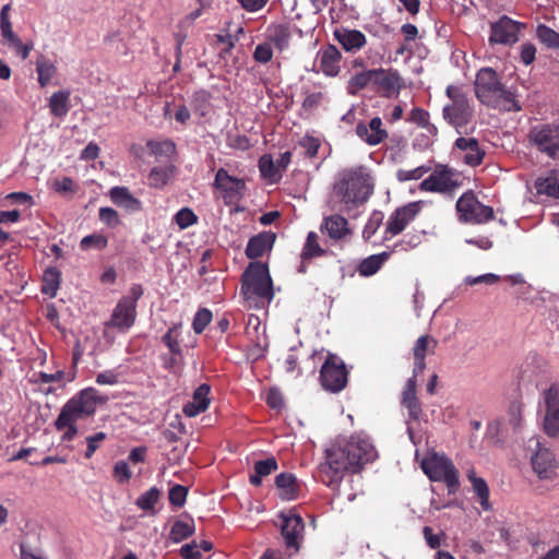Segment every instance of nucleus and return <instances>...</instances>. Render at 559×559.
<instances>
[{
	"mask_svg": "<svg viewBox=\"0 0 559 559\" xmlns=\"http://www.w3.org/2000/svg\"><path fill=\"white\" fill-rule=\"evenodd\" d=\"M377 457V450L370 441L350 437L325 450L324 461L318 466L319 478L325 486L336 490L347 473L360 472Z\"/></svg>",
	"mask_w": 559,
	"mask_h": 559,
	"instance_id": "f257e3e1",
	"label": "nucleus"
},
{
	"mask_svg": "<svg viewBox=\"0 0 559 559\" xmlns=\"http://www.w3.org/2000/svg\"><path fill=\"white\" fill-rule=\"evenodd\" d=\"M373 180L365 166L345 168L338 173L332 190V200L340 202L345 211L365 204L373 193Z\"/></svg>",
	"mask_w": 559,
	"mask_h": 559,
	"instance_id": "f03ea898",
	"label": "nucleus"
},
{
	"mask_svg": "<svg viewBox=\"0 0 559 559\" xmlns=\"http://www.w3.org/2000/svg\"><path fill=\"white\" fill-rule=\"evenodd\" d=\"M474 92L479 103L488 108L503 111L522 109L514 93L506 87L497 71L490 67H484L477 71Z\"/></svg>",
	"mask_w": 559,
	"mask_h": 559,
	"instance_id": "7ed1b4c3",
	"label": "nucleus"
},
{
	"mask_svg": "<svg viewBox=\"0 0 559 559\" xmlns=\"http://www.w3.org/2000/svg\"><path fill=\"white\" fill-rule=\"evenodd\" d=\"M241 295L246 300L262 299L267 302L274 298L273 281L269 266L261 261H252L241 274Z\"/></svg>",
	"mask_w": 559,
	"mask_h": 559,
	"instance_id": "20e7f679",
	"label": "nucleus"
},
{
	"mask_svg": "<svg viewBox=\"0 0 559 559\" xmlns=\"http://www.w3.org/2000/svg\"><path fill=\"white\" fill-rule=\"evenodd\" d=\"M142 295V285L133 284L128 294L118 301L105 326L117 329L121 333L129 331L135 323L136 306Z\"/></svg>",
	"mask_w": 559,
	"mask_h": 559,
	"instance_id": "39448f33",
	"label": "nucleus"
},
{
	"mask_svg": "<svg viewBox=\"0 0 559 559\" xmlns=\"http://www.w3.org/2000/svg\"><path fill=\"white\" fill-rule=\"evenodd\" d=\"M421 469L430 480L443 481L449 492H455L459 488V471L447 455L431 453L421 461Z\"/></svg>",
	"mask_w": 559,
	"mask_h": 559,
	"instance_id": "423d86ee",
	"label": "nucleus"
},
{
	"mask_svg": "<svg viewBox=\"0 0 559 559\" xmlns=\"http://www.w3.org/2000/svg\"><path fill=\"white\" fill-rule=\"evenodd\" d=\"M431 174L419 183V190L431 193L451 194L462 187V175L445 164H437Z\"/></svg>",
	"mask_w": 559,
	"mask_h": 559,
	"instance_id": "0eeeda50",
	"label": "nucleus"
},
{
	"mask_svg": "<svg viewBox=\"0 0 559 559\" xmlns=\"http://www.w3.org/2000/svg\"><path fill=\"white\" fill-rule=\"evenodd\" d=\"M445 94L452 103L443 107L444 120L457 130L467 126L473 119L474 110L466 93L460 86L449 85Z\"/></svg>",
	"mask_w": 559,
	"mask_h": 559,
	"instance_id": "6e6552de",
	"label": "nucleus"
},
{
	"mask_svg": "<svg viewBox=\"0 0 559 559\" xmlns=\"http://www.w3.org/2000/svg\"><path fill=\"white\" fill-rule=\"evenodd\" d=\"M455 210L459 221L464 224L481 225L495 218L493 209L483 204L472 190L457 199Z\"/></svg>",
	"mask_w": 559,
	"mask_h": 559,
	"instance_id": "1a4fd4ad",
	"label": "nucleus"
},
{
	"mask_svg": "<svg viewBox=\"0 0 559 559\" xmlns=\"http://www.w3.org/2000/svg\"><path fill=\"white\" fill-rule=\"evenodd\" d=\"M528 140L542 154L559 159V124H537L530 130Z\"/></svg>",
	"mask_w": 559,
	"mask_h": 559,
	"instance_id": "9d476101",
	"label": "nucleus"
},
{
	"mask_svg": "<svg viewBox=\"0 0 559 559\" xmlns=\"http://www.w3.org/2000/svg\"><path fill=\"white\" fill-rule=\"evenodd\" d=\"M348 371L336 355L329 354L320 370V383L325 391L338 393L347 385Z\"/></svg>",
	"mask_w": 559,
	"mask_h": 559,
	"instance_id": "9b49d317",
	"label": "nucleus"
},
{
	"mask_svg": "<svg viewBox=\"0 0 559 559\" xmlns=\"http://www.w3.org/2000/svg\"><path fill=\"white\" fill-rule=\"evenodd\" d=\"M107 396H103L94 388H87L79 392L70 399L61 408V411L80 419L92 416L98 404H105Z\"/></svg>",
	"mask_w": 559,
	"mask_h": 559,
	"instance_id": "f8f14e48",
	"label": "nucleus"
},
{
	"mask_svg": "<svg viewBox=\"0 0 559 559\" xmlns=\"http://www.w3.org/2000/svg\"><path fill=\"white\" fill-rule=\"evenodd\" d=\"M526 24L514 21L508 15H502L498 21L490 24V36L488 41L490 45L512 46L519 38L522 29Z\"/></svg>",
	"mask_w": 559,
	"mask_h": 559,
	"instance_id": "ddd939ff",
	"label": "nucleus"
},
{
	"mask_svg": "<svg viewBox=\"0 0 559 559\" xmlns=\"http://www.w3.org/2000/svg\"><path fill=\"white\" fill-rule=\"evenodd\" d=\"M421 210V202H411L397 207L388 218L383 239L389 240L400 235L416 218Z\"/></svg>",
	"mask_w": 559,
	"mask_h": 559,
	"instance_id": "4468645a",
	"label": "nucleus"
},
{
	"mask_svg": "<svg viewBox=\"0 0 559 559\" xmlns=\"http://www.w3.org/2000/svg\"><path fill=\"white\" fill-rule=\"evenodd\" d=\"M213 186L221 191L222 199L226 205L238 202L246 189V183L242 179L230 176L224 168H219L216 171Z\"/></svg>",
	"mask_w": 559,
	"mask_h": 559,
	"instance_id": "2eb2a0df",
	"label": "nucleus"
},
{
	"mask_svg": "<svg viewBox=\"0 0 559 559\" xmlns=\"http://www.w3.org/2000/svg\"><path fill=\"white\" fill-rule=\"evenodd\" d=\"M282 519L281 534L284 538L285 546L292 552H297L304 538L305 523L299 514L290 512L289 514L281 513Z\"/></svg>",
	"mask_w": 559,
	"mask_h": 559,
	"instance_id": "dca6fc26",
	"label": "nucleus"
},
{
	"mask_svg": "<svg viewBox=\"0 0 559 559\" xmlns=\"http://www.w3.org/2000/svg\"><path fill=\"white\" fill-rule=\"evenodd\" d=\"M276 496L282 501H294L301 497L304 483L289 472H283L275 477Z\"/></svg>",
	"mask_w": 559,
	"mask_h": 559,
	"instance_id": "f3484780",
	"label": "nucleus"
},
{
	"mask_svg": "<svg viewBox=\"0 0 559 559\" xmlns=\"http://www.w3.org/2000/svg\"><path fill=\"white\" fill-rule=\"evenodd\" d=\"M532 466L540 479H554L556 477L557 462L554 454L546 448H542L537 441V451L532 456Z\"/></svg>",
	"mask_w": 559,
	"mask_h": 559,
	"instance_id": "a211bd4d",
	"label": "nucleus"
},
{
	"mask_svg": "<svg viewBox=\"0 0 559 559\" xmlns=\"http://www.w3.org/2000/svg\"><path fill=\"white\" fill-rule=\"evenodd\" d=\"M335 40L349 53H357L367 44L366 35L359 29L341 27L333 32Z\"/></svg>",
	"mask_w": 559,
	"mask_h": 559,
	"instance_id": "6ab92c4d",
	"label": "nucleus"
},
{
	"mask_svg": "<svg viewBox=\"0 0 559 559\" xmlns=\"http://www.w3.org/2000/svg\"><path fill=\"white\" fill-rule=\"evenodd\" d=\"M380 117H373L368 124L359 122L356 126V134L369 145H378L388 138L386 130L382 127Z\"/></svg>",
	"mask_w": 559,
	"mask_h": 559,
	"instance_id": "aec40b11",
	"label": "nucleus"
},
{
	"mask_svg": "<svg viewBox=\"0 0 559 559\" xmlns=\"http://www.w3.org/2000/svg\"><path fill=\"white\" fill-rule=\"evenodd\" d=\"M372 85L383 94L391 95L400 90L401 76L394 70L372 69Z\"/></svg>",
	"mask_w": 559,
	"mask_h": 559,
	"instance_id": "412c9836",
	"label": "nucleus"
},
{
	"mask_svg": "<svg viewBox=\"0 0 559 559\" xmlns=\"http://www.w3.org/2000/svg\"><path fill=\"white\" fill-rule=\"evenodd\" d=\"M276 234L273 231H262L252 236L246 247L245 253L248 259L255 260L270 251L275 242Z\"/></svg>",
	"mask_w": 559,
	"mask_h": 559,
	"instance_id": "4be33fe9",
	"label": "nucleus"
},
{
	"mask_svg": "<svg viewBox=\"0 0 559 559\" xmlns=\"http://www.w3.org/2000/svg\"><path fill=\"white\" fill-rule=\"evenodd\" d=\"M454 146L465 153L463 160L466 165L475 167L483 163L485 151L480 148L475 138H457Z\"/></svg>",
	"mask_w": 559,
	"mask_h": 559,
	"instance_id": "5701e85b",
	"label": "nucleus"
},
{
	"mask_svg": "<svg viewBox=\"0 0 559 559\" xmlns=\"http://www.w3.org/2000/svg\"><path fill=\"white\" fill-rule=\"evenodd\" d=\"M211 386L207 383H202L193 392L192 400L189 401L182 408L187 417H195L204 413L210 406Z\"/></svg>",
	"mask_w": 559,
	"mask_h": 559,
	"instance_id": "b1692460",
	"label": "nucleus"
},
{
	"mask_svg": "<svg viewBox=\"0 0 559 559\" xmlns=\"http://www.w3.org/2000/svg\"><path fill=\"white\" fill-rule=\"evenodd\" d=\"M111 201L119 207L130 212H139L142 210V202L133 197L127 187H112L109 190Z\"/></svg>",
	"mask_w": 559,
	"mask_h": 559,
	"instance_id": "393cba45",
	"label": "nucleus"
},
{
	"mask_svg": "<svg viewBox=\"0 0 559 559\" xmlns=\"http://www.w3.org/2000/svg\"><path fill=\"white\" fill-rule=\"evenodd\" d=\"M290 36L287 23L271 24L266 29L267 40L280 51L288 48Z\"/></svg>",
	"mask_w": 559,
	"mask_h": 559,
	"instance_id": "a878e982",
	"label": "nucleus"
},
{
	"mask_svg": "<svg viewBox=\"0 0 559 559\" xmlns=\"http://www.w3.org/2000/svg\"><path fill=\"white\" fill-rule=\"evenodd\" d=\"M321 228L334 240L343 239L350 234L347 219L338 214L325 217Z\"/></svg>",
	"mask_w": 559,
	"mask_h": 559,
	"instance_id": "bb28decb",
	"label": "nucleus"
},
{
	"mask_svg": "<svg viewBox=\"0 0 559 559\" xmlns=\"http://www.w3.org/2000/svg\"><path fill=\"white\" fill-rule=\"evenodd\" d=\"M341 51L333 45L328 46L321 53L320 67L323 73L335 76L340 72Z\"/></svg>",
	"mask_w": 559,
	"mask_h": 559,
	"instance_id": "cd10ccee",
	"label": "nucleus"
},
{
	"mask_svg": "<svg viewBox=\"0 0 559 559\" xmlns=\"http://www.w3.org/2000/svg\"><path fill=\"white\" fill-rule=\"evenodd\" d=\"M277 468L278 463L274 456L257 461L253 466L254 473L249 477L250 484L254 487L261 486L263 477L271 475L273 472L277 471Z\"/></svg>",
	"mask_w": 559,
	"mask_h": 559,
	"instance_id": "c85d7f7f",
	"label": "nucleus"
},
{
	"mask_svg": "<svg viewBox=\"0 0 559 559\" xmlns=\"http://www.w3.org/2000/svg\"><path fill=\"white\" fill-rule=\"evenodd\" d=\"M538 194L559 198V170L552 169L546 177H539L535 181Z\"/></svg>",
	"mask_w": 559,
	"mask_h": 559,
	"instance_id": "c756f323",
	"label": "nucleus"
},
{
	"mask_svg": "<svg viewBox=\"0 0 559 559\" xmlns=\"http://www.w3.org/2000/svg\"><path fill=\"white\" fill-rule=\"evenodd\" d=\"M78 420H80V418H76L63 411L60 412L55 421V427L58 431L64 430L61 436L62 441H72L75 438L79 431L76 426Z\"/></svg>",
	"mask_w": 559,
	"mask_h": 559,
	"instance_id": "7c9ffc66",
	"label": "nucleus"
},
{
	"mask_svg": "<svg viewBox=\"0 0 559 559\" xmlns=\"http://www.w3.org/2000/svg\"><path fill=\"white\" fill-rule=\"evenodd\" d=\"M176 167L173 164L153 167L148 174V183L151 187L164 188L175 174Z\"/></svg>",
	"mask_w": 559,
	"mask_h": 559,
	"instance_id": "2f4dec72",
	"label": "nucleus"
},
{
	"mask_svg": "<svg viewBox=\"0 0 559 559\" xmlns=\"http://www.w3.org/2000/svg\"><path fill=\"white\" fill-rule=\"evenodd\" d=\"M71 93L68 90L55 92L49 98V110L52 116L62 118L69 112Z\"/></svg>",
	"mask_w": 559,
	"mask_h": 559,
	"instance_id": "473e14b6",
	"label": "nucleus"
},
{
	"mask_svg": "<svg viewBox=\"0 0 559 559\" xmlns=\"http://www.w3.org/2000/svg\"><path fill=\"white\" fill-rule=\"evenodd\" d=\"M36 72H37V81L40 87L47 86L51 79L57 73V67L55 63L45 57L44 55H39L36 60Z\"/></svg>",
	"mask_w": 559,
	"mask_h": 559,
	"instance_id": "72a5a7b5",
	"label": "nucleus"
},
{
	"mask_svg": "<svg viewBox=\"0 0 559 559\" xmlns=\"http://www.w3.org/2000/svg\"><path fill=\"white\" fill-rule=\"evenodd\" d=\"M390 258V252H381L378 254L369 255L364 259L358 265V272L362 276L374 275L383 265V263Z\"/></svg>",
	"mask_w": 559,
	"mask_h": 559,
	"instance_id": "f704fd0d",
	"label": "nucleus"
},
{
	"mask_svg": "<svg viewBox=\"0 0 559 559\" xmlns=\"http://www.w3.org/2000/svg\"><path fill=\"white\" fill-rule=\"evenodd\" d=\"M61 282V272L56 267H48L45 270L41 280V293L55 297L59 289Z\"/></svg>",
	"mask_w": 559,
	"mask_h": 559,
	"instance_id": "c9c22d12",
	"label": "nucleus"
},
{
	"mask_svg": "<svg viewBox=\"0 0 559 559\" xmlns=\"http://www.w3.org/2000/svg\"><path fill=\"white\" fill-rule=\"evenodd\" d=\"M195 526L192 519L189 522L177 520L169 532V539L174 543H180L194 534Z\"/></svg>",
	"mask_w": 559,
	"mask_h": 559,
	"instance_id": "e433bc0d",
	"label": "nucleus"
},
{
	"mask_svg": "<svg viewBox=\"0 0 559 559\" xmlns=\"http://www.w3.org/2000/svg\"><path fill=\"white\" fill-rule=\"evenodd\" d=\"M324 254L325 250L322 249L321 246L319 245V237L317 233L309 231L300 254L302 261L310 260L312 258L321 257Z\"/></svg>",
	"mask_w": 559,
	"mask_h": 559,
	"instance_id": "4c0bfd02",
	"label": "nucleus"
},
{
	"mask_svg": "<svg viewBox=\"0 0 559 559\" xmlns=\"http://www.w3.org/2000/svg\"><path fill=\"white\" fill-rule=\"evenodd\" d=\"M467 476L473 485L474 492L479 499L480 506L483 507L484 510H489V488L486 480L481 477L475 476L473 472L469 473Z\"/></svg>",
	"mask_w": 559,
	"mask_h": 559,
	"instance_id": "58836bf2",
	"label": "nucleus"
},
{
	"mask_svg": "<svg viewBox=\"0 0 559 559\" xmlns=\"http://www.w3.org/2000/svg\"><path fill=\"white\" fill-rule=\"evenodd\" d=\"M438 341L432 336L426 334L421 335L415 342L413 347V356L418 358H425L427 354H435Z\"/></svg>",
	"mask_w": 559,
	"mask_h": 559,
	"instance_id": "ea45409f",
	"label": "nucleus"
},
{
	"mask_svg": "<svg viewBox=\"0 0 559 559\" xmlns=\"http://www.w3.org/2000/svg\"><path fill=\"white\" fill-rule=\"evenodd\" d=\"M369 84H372V69L353 75L348 81L347 93L349 95H356Z\"/></svg>",
	"mask_w": 559,
	"mask_h": 559,
	"instance_id": "a19ab883",
	"label": "nucleus"
},
{
	"mask_svg": "<svg viewBox=\"0 0 559 559\" xmlns=\"http://www.w3.org/2000/svg\"><path fill=\"white\" fill-rule=\"evenodd\" d=\"M536 37L546 47L559 49V33L551 27L545 24H539L536 28Z\"/></svg>",
	"mask_w": 559,
	"mask_h": 559,
	"instance_id": "79ce46f5",
	"label": "nucleus"
},
{
	"mask_svg": "<svg viewBox=\"0 0 559 559\" xmlns=\"http://www.w3.org/2000/svg\"><path fill=\"white\" fill-rule=\"evenodd\" d=\"M259 169L261 176L271 182H276L282 177L271 155H263L260 158Z\"/></svg>",
	"mask_w": 559,
	"mask_h": 559,
	"instance_id": "37998d69",
	"label": "nucleus"
},
{
	"mask_svg": "<svg viewBox=\"0 0 559 559\" xmlns=\"http://www.w3.org/2000/svg\"><path fill=\"white\" fill-rule=\"evenodd\" d=\"M211 94L207 91H197L192 95L191 108L200 117H205L210 109Z\"/></svg>",
	"mask_w": 559,
	"mask_h": 559,
	"instance_id": "c03bdc74",
	"label": "nucleus"
},
{
	"mask_svg": "<svg viewBox=\"0 0 559 559\" xmlns=\"http://www.w3.org/2000/svg\"><path fill=\"white\" fill-rule=\"evenodd\" d=\"M159 496V489L156 487H151L148 490L138 497L135 504L143 511H152L154 510Z\"/></svg>",
	"mask_w": 559,
	"mask_h": 559,
	"instance_id": "a18cd8bd",
	"label": "nucleus"
},
{
	"mask_svg": "<svg viewBox=\"0 0 559 559\" xmlns=\"http://www.w3.org/2000/svg\"><path fill=\"white\" fill-rule=\"evenodd\" d=\"M432 169L430 165H421L414 169H399L395 174L397 181L405 182L411 180H418L424 177L425 174Z\"/></svg>",
	"mask_w": 559,
	"mask_h": 559,
	"instance_id": "49530a36",
	"label": "nucleus"
},
{
	"mask_svg": "<svg viewBox=\"0 0 559 559\" xmlns=\"http://www.w3.org/2000/svg\"><path fill=\"white\" fill-rule=\"evenodd\" d=\"M174 222L180 229H186L198 223V216L190 207H182L175 214Z\"/></svg>",
	"mask_w": 559,
	"mask_h": 559,
	"instance_id": "de8ad7c7",
	"label": "nucleus"
},
{
	"mask_svg": "<svg viewBox=\"0 0 559 559\" xmlns=\"http://www.w3.org/2000/svg\"><path fill=\"white\" fill-rule=\"evenodd\" d=\"M108 245V238L102 234H92L82 238L80 247L82 250L98 249L102 250Z\"/></svg>",
	"mask_w": 559,
	"mask_h": 559,
	"instance_id": "09e8293b",
	"label": "nucleus"
},
{
	"mask_svg": "<svg viewBox=\"0 0 559 559\" xmlns=\"http://www.w3.org/2000/svg\"><path fill=\"white\" fill-rule=\"evenodd\" d=\"M544 431L548 437H557L559 435V411L546 409Z\"/></svg>",
	"mask_w": 559,
	"mask_h": 559,
	"instance_id": "8fccbe9b",
	"label": "nucleus"
},
{
	"mask_svg": "<svg viewBox=\"0 0 559 559\" xmlns=\"http://www.w3.org/2000/svg\"><path fill=\"white\" fill-rule=\"evenodd\" d=\"M212 321V312L207 308H201L197 311L192 322L194 333L201 334Z\"/></svg>",
	"mask_w": 559,
	"mask_h": 559,
	"instance_id": "3c124183",
	"label": "nucleus"
},
{
	"mask_svg": "<svg viewBox=\"0 0 559 559\" xmlns=\"http://www.w3.org/2000/svg\"><path fill=\"white\" fill-rule=\"evenodd\" d=\"M545 407L548 411H559V384L552 383L543 393Z\"/></svg>",
	"mask_w": 559,
	"mask_h": 559,
	"instance_id": "603ef678",
	"label": "nucleus"
},
{
	"mask_svg": "<svg viewBox=\"0 0 559 559\" xmlns=\"http://www.w3.org/2000/svg\"><path fill=\"white\" fill-rule=\"evenodd\" d=\"M188 489L182 485H175L169 489L168 499L175 507H182L186 503Z\"/></svg>",
	"mask_w": 559,
	"mask_h": 559,
	"instance_id": "864d4df0",
	"label": "nucleus"
},
{
	"mask_svg": "<svg viewBox=\"0 0 559 559\" xmlns=\"http://www.w3.org/2000/svg\"><path fill=\"white\" fill-rule=\"evenodd\" d=\"M176 326L170 328L162 337V342L169 348L174 356L181 354V346L177 335H175Z\"/></svg>",
	"mask_w": 559,
	"mask_h": 559,
	"instance_id": "5fc2aeb1",
	"label": "nucleus"
},
{
	"mask_svg": "<svg viewBox=\"0 0 559 559\" xmlns=\"http://www.w3.org/2000/svg\"><path fill=\"white\" fill-rule=\"evenodd\" d=\"M106 438H107V435L103 431H99L93 436L86 437L87 448H86L84 456L86 459H91L94 455V453L98 450V448L100 447V443L106 440Z\"/></svg>",
	"mask_w": 559,
	"mask_h": 559,
	"instance_id": "6e6d98bb",
	"label": "nucleus"
},
{
	"mask_svg": "<svg viewBox=\"0 0 559 559\" xmlns=\"http://www.w3.org/2000/svg\"><path fill=\"white\" fill-rule=\"evenodd\" d=\"M99 219L102 223L111 228L117 227L121 223L118 212L111 207H100Z\"/></svg>",
	"mask_w": 559,
	"mask_h": 559,
	"instance_id": "4d7b16f0",
	"label": "nucleus"
},
{
	"mask_svg": "<svg viewBox=\"0 0 559 559\" xmlns=\"http://www.w3.org/2000/svg\"><path fill=\"white\" fill-rule=\"evenodd\" d=\"M300 146L305 148V154L308 158H313L318 155L321 142L314 136H305L300 142Z\"/></svg>",
	"mask_w": 559,
	"mask_h": 559,
	"instance_id": "13d9d810",
	"label": "nucleus"
},
{
	"mask_svg": "<svg viewBox=\"0 0 559 559\" xmlns=\"http://www.w3.org/2000/svg\"><path fill=\"white\" fill-rule=\"evenodd\" d=\"M273 50L270 43L259 44L253 52V59L259 63H267L272 60Z\"/></svg>",
	"mask_w": 559,
	"mask_h": 559,
	"instance_id": "bf43d9fd",
	"label": "nucleus"
},
{
	"mask_svg": "<svg viewBox=\"0 0 559 559\" xmlns=\"http://www.w3.org/2000/svg\"><path fill=\"white\" fill-rule=\"evenodd\" d=\"M131 471L124 461H118L114 466V477L119 484H126L131 478Z\"/></svg>",
	"mask_w": 559,
	"mask_h": 559,
	"instance_id": "052dcab7",
	"label": "nucleus"
},
{
	"mask_svg": "<svg viewBox=\"0 0 559 559\" xmlns=\"http://www.w3.org/2000/svg\"><path fill=\"white\" fill-rule=\"evenodd\" d=\"M382 224V214L381 213H373L371 217L368 219L367 224L365 225L362 236L365 239H370L380 225Z\"/></svg>",
	"mask_w": 559,
	"mask_h": 559,
	"instance_id": "680f3d73",
	"label": "nucleus"
},
{
	"mask_svg": "<svg viewBox=\"0 0 559 559\" xmlns=\"http://www.w3.org/2000/svg\"><path fill=\"white\" fill-rule=\"evenodd\" d=\"M265 402L272 409H282L284 406V397L278 389L272 388L267 391Z\"/></svg>",
	"mask_w": 559,
	"mask_h": 559,
	"instance_id": "e2e57ef3",
	"label": "nucleus"
},
{
	"mask_svg": "<svg viewBox=\"0 0 559 559\" xmlns=\"http://www.w3.org/2000/svg\"><path fill=\"white\" fill-rule=\"evenodd\" d=\"M429 112L420 107H415L412 109L407 121L417 124L418 127L427 126L429 120Z\"/></svg>",
	"mask_w": 559,
	"mask_h": 559,
	"instance_id": "0e129e2a",
	"label": "nucleus"
},
{
	"mask_svg": "<svg viewBox=\"0 0 559 559\" xmlns=\"http://www.w3.org/2000/svg\"><path fill=\"white\" fill-rule=\"evenodd\" d=\"M180 556L183 559H202L203 557L195 542L183 545L180 548Z\"/></svg>",
	"mask_w": 559,
	"mask_h": 559,
	"instance_id": "69168bd1",
	"label": "nucleus"
},
{
	"mask_svg": "<svg viewBox=\"0 0 559 559\" xmlns=\"http://www.w3.org/2000/svg\"><path fill=\"white\" fill-rule=\"evenodd\" d=\"M536 57V47L532 43L521 45V61L528 66L534 62Z\"/></svg>",
	"mask_w": 559,
	"mask_h": 559,
	"instance_id": "338daca9",
	"label": "nucleus"
},
{
	"mask_svg": "<svg viewBox=\"0 0 559 559\" xmlns=\"http://www.w3.org/2000/svg\"><path fill=\"white\" fill-rule=\"evenodd\" d=\"M402 405L407 409L408 416L413 420L420 419V417L423 415V409H421V403L419 402L418 399L406 401V402L402 403Z\"/></svg>",
	"mask_w": 559,
	"mask_h": 559,
	"instance_id": "774afa93",
	"label": "nucleus"
}]
</instances>
